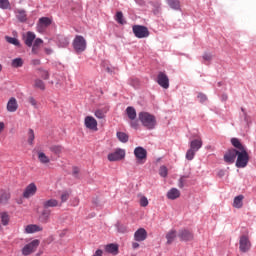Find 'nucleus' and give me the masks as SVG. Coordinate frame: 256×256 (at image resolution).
<instances>
[{"mask_svg":"<svg viewBox=\"0 0 256 256\" xmlns=\"http://www.w3.org/2000/svg\"><path fill=\"white\" fill-rule=\"evenodd\" d=\"M138 119L146 129H153L157 125V119L155 116L148 112H140L138 114Z\"/></svg>","mask_w":256,"mask_h":256,"instance_id":"1","label":"nucleus"},{"mask_svg":"<svg viewBox=\"0 0 256 256\" xmlns=\"http://www.w3.org/2000/svg\"><path fill=\"white\" fill-rule=\"evenodd\" d=\"M237 160H236V167L238 169L245 168L246 165L249 163V153H247V149L238 151L237 154Z\"/></svg>","mask_w":256,"mask_h":256,"instance_id":"2","label":"nucleus"},{"mask_svg":"<svg viewBox=\"0 0 256 256\" xmlns=\"http://www.w3.org/2000/svg\"><path fill=\"white\" fill-rule=\"evenodd\" d=\"M74 51L83 53L87 49V40L83 36L77 35L73 40Z\"/></svg>","mask_w":256,"mask_h":256,"instance_id":"3","label":"nucleus"},{"mask_svg":"<svg viewBox=\"0 0 256 256\" xmlns=\"http://www.w3.org/2000/svg\"><path fill=\"white\" fill-rule=\"evenodd\" d=\"M40 243L41 242L38 239H35L30 243L26 244L22 248V255L24 256L32 255V253H35V251H37V247H39Z\"/></svg>","mask_w":256,"mask_h":256,"instance_id":"4","label":"nucleus"},{"mask_svg":"<svg viewBox=\"0 0 256 256\" xmlns=\"http://www.w3.org/2000/svg\"><path fill=\"white\" fill-rule=\"evenodd\" d=\"M239 250L241 253H247L251 250V240L248 235H242L239 239Z\"/></svg>","mask_w":256,"mask_h":256,"instance_id":"5","label":"nucleus"},{"mask_svg":"<svg viewBox=\"0 0 256 256\" xmlns=\"http://www.w3.org/2000/svg\"><path fill=\"white\" fill-rule=\"evenodd\" d=\"M132 29L135 37L138 39H145V37H149V30L145 26L135 25Z\"/></svg>","mask_w":256,"mask_h":256,"instance_id":"6","label":"nucleus"},{"mask_svg":"<svg viewBox=\"0 0 256 256\" xmlns=\"http://www.w3.org/2000/svg\"><path fill=\"white\" fill-rule=\"evenodd\" d=\"M134 155L141 165L147 161V150L141 146L134 149Z\"/></svg>","mask_w":256,"mask_h":256,"instance_id":"7","label":"nucleus"},{"mask_svg":"<svg viewBox=\"0 0 256 256\" xmlns=\"http://www.w3.org/2000/svg\"><path fill=\"white\" fill-rule=\"evenodd\" d=\"M125 159V150L118 148L114 152L108 154V161L115 162Z\"/></svg>","mask_w":256,"mask_h":256,"instance_id":"8","label":"nucleus"},{"mask_svg":"<svg viewBox=\"0 0 256 256\" xmlns=\"http://www.w3.org/2000/svg\"><path fill=\"white\" fill-rule=\"evenodd\" d=\"M157 83L163 89H169V77L165 72H159L157 76Z\"/></svg>","mask_w":256,"mask_h":256,"instance_id":"9","label":"nucleus"},{"mask_svg":"<svg viewBox=\"0 0 256 256\" xmlns=\"http://www.w3.org/2000/svg\"><path fill=\"white\" fill-rule=\"evenodd\" d=\"M84 125L86 129H90V131H98L97 120L93 118V116H86L84 119Z\"/></svg>","mask_w":256,"mask_h":256,"instance_id":"10","label":"nucleus"},{"mask_svg":"<svg viewBox=\"0 0 256 256\" xmlns=\"http://www.w3.org/2000/svg\"><path fill=\"white\" fill-rule=\"evenodd\" d=\"M37 193V185L35 183H30L23 192L24 199H29Z\"/></svg>","mask_w":256,"mask_h":256,"instance_id":"11","label":"nucleus"},{"mask_svg":"<svg viewBox=\"0 0 256 256\" xmlns=\"http://www.w3.org/2000/svg\"><path fill=\"white\" fill-rule=\"evenodd\" d=\"M238 152L239 151H237V149L228 150L224 155V161L229 164L235 163V159H237Z\"/></svg>","mask_w":256,"mask_h":256,"instance_id":"12","label":"nucleus"},{"mask_svg":"<svg viewBox=\"0 0 256 256\" xmlns=\"http://www.w3.org/2000/svg\"><path fill=\"white\" fill-rule=\"evenodd\" d=\"M147 239V230L145 228H139L134 233V241H137L138 243H141Z\"/></svg>","mask_w":256,"mask_h":256,"instance_id":"13","label":"nucleus"},{"mask_svg":"<svg viewBox=\"0 0 256 256\" xmlns=\"http://www.w3.org/2000/svg\"><path fill=\"white\" fill-rule=\"evenodd\" d=\"M6 109L9 113H15V111L19 109V104L17 103V99L15 97H11L9 99Z\"/></svg>","mask_w":256,"mask_h":256,"instance_id":"14","label":"nucleus"},{"mask_svg":"<svg viewBox=\"0 0 256 256\" xmlns=\"http://www.w3.org/2000/svg\"><path fill=\"white\" fill-rule=\"evenodd\" d=\"M50 219H51V210L44 208L38 217V221H40V223L45 224V223H49Z\"/></svg>","mask_w":256,"mask_h":256,"instance_id":"15","label":"nucleus"},{"mask_svg":"<svg viewBox=\"0 0 256 256\" xmlns=\"http://www.w3.org/2000/svg\"><path fill=\"white\" fill-rule=\"evenodd\" d=\"M35 38V33L31 31H28L25 35H23V40L27 47H33V41H35Z\"/></svg>","mask_w":256,"mask_h":256,"instance_id":"16","label":"nucleus"},{"mask_svg":"<svg viewBox=\"0 0 256 256\" xmlns=\"http://www.w3.org/2000/svg\"><path fill=\"white\" fill-rule=\"evenodd\" d=\"M178 237L180 241H193V233L186 229L180 230Z\"/></svg>","mask_w":256,"mask_h":256,"instance_id":"17","label":"nucleus"},{"mask_svg":"<svg viewBox=\"0 0 256 256\" xmlns=\"http://www.w3.org/2000/svg\"><path fill=\"white\" fill-rule=\"evenodd\" d=\"M42 207H44V209H50L52 207H61V203L58 202L57 199L51 198V199L45 200L42 203Z\"/></svg>","mask_w":256,"mask_h":256,"instance_id":"18","label":"nucleus"},{"mask_svg":"<svg viewBox=\"0 0 256 256\" xmlns=\"http://www.w3.org/2000/svg\"><path fill=\"white\" fill-rule=\"evenodd\" d=\"M167 199H170V201H175V199H179L181 197V191L177 188H171L167 194H166Z\"/></svg>","mask_w":256,"mask_h":256,"instance_id":"19","label":"nucleus"},{"mask_svg":"<svg viewBox=\"0 0 256 256\" xmlns=\"http://www.w3.org/2000/svg\"><path fill=\"white\" fill-rule=\"evenodd\" d=\"M52 21L49 17H42L38 21V31H43L46 27H49L51 25Z\"/></svg>","mask_w":256,"mask_h":256,"instance_id":"20","label":"nucleus"},{"mask_svg":"<svg viewBox=\"0 0 256 256\" xmlns=\"http://www.w3.org/2000/svg\"><path fill=\"white\" fill-rule=\"evenodd\" d=\"M39 231H43V227L37 224H30V225H27L25 228L26 233H39Z\"/></svg>","mask_w":256,"mask_h":256,"instance_id":"21","label":"nucleus"},{"mask_svg":"<svg viewBox=\"0 0 256 256\" xmlns=\"http://www.w3.org/2000/svg\"><path fill=\"white\" fill-rule=\"evenodd\" d=\"M126 115L130 121H135V119H137V111L133 108V106H128L126 108Z\"/></svg>","mask_w":256,"mask_h":256,"instance_id":"22","label":"nucleus"},{"mask_svg":"<svg viewBox=\"0 0 256 256\" xmlns=\"http://www.w3.org/2000/svg\"><path fill=\"white\" fill-rule=\"evenodd\" d=\"M201 147H203V140L201 139H195L190 142V149H192L193 151L197 152L201 149Z\"/></svg>","mask_w":256,"mask_h":256,"instance_id":"23","label":"nucleus"},{"mask_svg":"<svg viewBox=\"0 0 256 256\" xmlns=\"http://www.w3.org/2000/svg\"><path fill=\"white\" fill-rule=\"evenodd\" d=\"M105 252L117 255L119 253V246L117 244H108L105 246Z\"/></svg>","mask_w":256,"mask_h":256,"instance_id":"24","label":"nucleus"},{"mask_svg":"<svg viewBox=\"0 0 256 256\" xmlns=\"http://www.w3.org/2000/svg\"><path fill=\"white\" fill-rule=\"evenodd\" d=\"M243 199H245V197L243 195H238L234 198L233 204L232 206L235 209H241L243 207Z\"/></svg>","mask_w":256,"mask_h":256,"instance_id":"25","label":"nucleus"},{"mask_svg":"<svg viewBox=\"0 0 256 256\" xmlns=\"http://www.w3.org/2000/svg\"><path fill=\"white\" fill-rule=\"evenodd\" d=\"M231 144L235 147L236 151H245L246 149L238 138H232Z\"/></svg>","mask_w":256,"mask_h":256,"instance_id":"26","label":"nucleus"},{"mask_svg":"<svg viewBox=\"0 0 256 256\" xmlns=\"http://www.w3.org/2000/svg\"><path fill=\"white\" fill-rule=\"evenodd\" d=\"M38 161L42 163V165H47L48 163H51V159H49L48 156L45 155L44 152H38Z\"/></svg>","mask_w":256,"mask_h":256,"instance_id":"27","label":"nucleus"},{"mask_svg":"<svg viewBox=\"0 0 256 256\" xmlns=\"http://www.w3.org/2000/svg\"><path fill=\"white\" fill-rule=\"evenodd\" d=\"M175 237H177V231H175V230H170V231L166 234L167 245H171V243H173V241H175Z\"/></svg>","mask_w":256,"mask_h":256,"instance_id":"28","label":"nucleus"},{"mask_svg":"<svg viewBox=\"0 0 256 256\" xmlns=\"http://www.w3.org/2000/svg\"><path fill=\"white\" fill-rule=\"evenodd\" d=\"M167 4L171 9L179 10L181 9V2L179 0H166Z\"/></svg>","mask_w":256,"mask_h":256,"instance_id":"29","label":"nucleus"},{"mask_svg":"<svg viewBox=\"0 0 256 256\" xmlns=\"http://www.w3.org/2000/svg\"><path fill=\"white\" fill-rule=\"evenodd\" d=\"M51 153H54V155H61L63 153V146L61 145H53L50 147Z\"/></svg>","mask_w":256,"mask_h":256,"instance_id":"30","label":"nucleus"},{"mask_svg":"<svg viewBox=\"0 0 256 256\" xmlns=\"http://www.w3.org/2000/svg\"><path fill=\"white\" fill-rule=\"evenodd\" d=\"M94 115L97 119H105V115H107V109H97L94 112Z\"/></svg>","mask_w":256,"mask_h":256,"instance_id":"31","label":"nucleus"},{"mask_svg":"<svg viewBox=\"0 0 256 256\" xmlns=\"http://www.w3.org/2000/svg\"><path fill=\"white\" fill-rule=\"evenodd\" d=\"M11 199V194L9 192L0 193V203L5 204Z\"/></svg>","mask_w":256,"mask_h":256,"instance_id":"32","label":"nucleus"},{"mask_svg":"<svg viewBox=\"0 0 256 256\" xmlns=\"http://www.w3.org/2000/svg\"><path fill=\"white\" fill-rule=\"evenodd\" d=\"M0 217H1V223H2V225H4V226L9 225L10 217H9V214H8L7 212H2V213L0 214Z\"/></svg>","mask_w":256,"mask_h":256,"instance_id":"33","label":"nucleus"},{"mask_svg":"<svg viewBox=\"0 0 256 256\" xmlns=\"http://www.w3.org/2000/svg\"><path fill=\"white\" fill-rule=\"evenodd\" d=\"M117 137L121 143H127L129 141V135L125 132H117Z\"/></svg>","mask_w":256,"mask_h":256,"instance_id":"34","label":"nucleus"},{"mask_svg":"<svg viewBox=\"0 0 256 256\" xmlns=\"http://www.w3.org/2000/svg\"><path fill=\"white\" fill-rule=\"evenodd\" d=\"M34 87H36V89H40L41 91H45V82H43L41 79H36L34 81Z\"/></svg>","mask_w":256,"mask_h":256,"instance_id":"35","label":"nucleus"},{"mask_svg":"<svg viewBox=\"0 0 256 256\" xmlns=\"http://www.w3.org/2000/svg\"><path fill=\"white\" fill-rule=\"evenodd\" d=\"M16 17H17V19H19L22 23H23L24 21H27V14L25 13L24 10H18Z\"/></svg>","mask_w":256,"mask_h":256,"instance_id":"36","label":"nucleus"},{"mask_svg":"<svg viewBox=\"0 0 256 256\" xmlns=\"http://www.w3.org/2000/svg\"><path fill=\"white\" fill-rule=\"evenodd\" d=\"M5 40L7 41V43H10V45H15L16 47H19L21 45L17 38L6 36Z\"/></svg>","mask_w":256,"mask_h":256,"instance_id":"37","label":"nucleus"},{"mask_svg":"<svg viewBox=\"0 0 256 256\" xmlns=\"http://www.w3.org/2000/svg\"><path fill=\"white\" fill-rule=\"evenodd\" d=\"M27 102L34 107V109H39V102L33 96L27 98Z\"/></svg>","mask_w":256,"mask_h":256,"instance_id":"38","label":"nucleus"},{"mask_svg":"<svg viewBox=\"0 0 256 256\" xmlns=\"http://www.w3.org/2000/svg\"><path fill=\"white\" fill-rule=\"evenodd\" d=\"M115 20L119 25H125V19H123V12L119 11L116 13Z\"/></svg>","mask_w":256,"mask_h":256,"instance_id":"39","label":"nucleus"},{"mask_svg":"<svg viewBox=\"0 0 256 256\" xmlns=\"http://www.w3.org/2000/svg\"><path fill=\"white\" fill-rule=\"evenodd\" d=\"M12 67L19 68L23 67V59L22 58H15L12 60Z\"/></svg>","mask_w":256,"mask_h":256,"instance_id":"40","label":"nucleus"},{"mask_svg":"<svg viewBox=\"0 0 256 256\" xmlns=\"http://www.w3.org/2000/svg\"><path fill=\"white\" fill-rule=\"evenodd\" d=\"M38 72L42 79H45L46 81L49 79V71L44 70L43 68H39Z\"/></svg>","mask_w":256,"mask_h":256,"instance_id":"41","label":"nucleus"},{"mask_svg":"<svg viewBox=\"0 0 256 256\" xmlns=\"http://www.w3.org/2000/svg\"><path fill=\"white\" fill-rule=\"evenodd\" d=\"M35 141V132L33 129L28 130V143L30 145H33V142Z\"/></svg>","mask_w":256,"mask_h":256,"instance_id":"42","label":"nucleus"},{"mask_svg":"<svg viewBox=\"0 0 256 256\" xmlns=\"http://www.w3.org/2000/svg\"><path fill=\"white\" fill-rule=\"evenodd\" d=\"M138 197H140V207H147V205H149V200L145 196L140 194Z\"/></svg>","mask_w":256,"mask_h":256,"instance_id":"43","label":"nucleus"},{"mask_svg":"<svg viewBox=\"0 0 256 256\" xmlns=\"http://www.w3.org/2000/svg\"><path fill=\"white\" fill-rule=\"evenodd\" d=\"M195 153H197L195 150L193 149H189L187 152H186V159L188 161H193V158L195 157Z\"/></svg>","mask_w":256,"mask_h":256,"instance_id":"44","label":"nucleus"},{"mask_svg":"<svg viewBox=\"0 0 256 256\" xmlns=\"http://www.w3.org/2000/svg\"><path fill=\"white\" fill-rule=\"evenodd\" d=\"M187 177L188 176H182L178 181V187L180 189H183L185 187V183H187Z\"/></svg>","mask_w":256,"mask_h":256,"instance_id":"45","label":"nucleus"},{"mask_svg":"<svg viewBox=\"0 0 256 256\" xmlns=\"http://www.w3.org/2000/svg\"><path fill=\"white\" fill-rule=\"evenodd\" d=\"M10 6L9 0H0V9H9Z\"/></svg>","mask_w":256,"mask_h":256,"instance_id":"46","label":"nucleus"},{"mask_svg":"<svg viewBox=\"0 0 256 256\" xmlns=\"http://www.w3.org/2000/svg\"><path fill=\"white\" fill-rule=\"evenodd\" d=\"M169 173V170H167V168L165 166H161L159 169V175L160 177H167Z\"/></svg>","mask_w":256,"mask_h":256,"instance_id":"47","label":"nucleus"},{"mask_svg":"<svg viewBox=\"0 0 256 256\" xmlns=\"http://www.w3.org/2000/svg\"><path fill=\"white\" fill-rule=\"evenodd\" d=\"M41 45H43V40L41 38L34 39L33 46H35L39 49V47H41Z\"/></svg>","mask_w":256,"mask_h":256,"instance_id":"48","label":"nucleus"},{"mask_svg":"<svg viewBox=\"0 0 256 256\" xmlns=\"http://www.w3.org/2000/svg\"><path fill=\"white\" fill-rule=\"evenodd\" d=\"M198 99H199L200 103H205V101H207V95H205L203 93H198Z\"/></svg>","mask_w":256,"mask_h":256,"instance_id":"49","label":"nucleus"},{"mask_svg":"<svg viewBox=\"0 0 256 256\" xmlns=\"http://www.w3.org/2000/svg\"><path fill=\"white\" fill-rule=\"evenodd\" d=\"M69 199V193L65 192L61 195V204L67 202Z\"/></svg>","mask_w":256,"mask_h":256,"instance_id":"50","label":"nucleus"},{"mask_svg":"<svg viewBox=\"0 0 256 256\" xmlns=\"http://www.w3.org/2000/svg\"><path fill=\"white\" fill-rule=\"evenodd\" d=\"M203 59H204V61H211L213 59V55H211L209 53H205L203 55Z\"/></svg>","mask_w":256,"mask_h":256,"instance_id":"51","label":"nucleus"},{"mask_svg":"<svg viewBox=\"0 0 256 256\" xmlns=\"http://www.w3.org/2000/svg\"><path fill=\"white\" fill-rule=\"evenodd\" d=\"M72 175H73V177H79V168L74 166L72 168Z\"/></svg>","mask_w":256,"mask_h":256,"instance_id":"52","label":"nucleus"},{"mask_svg":"<svg viewBox=\"0 0 256 256\" xmlns=\"http://www.w3.org/2000/svg\"><path fill=\"white\" fill-rule=\"evenodd\" d=\"M30 64L34 65V66L41 65V60L40 59H32Z\"/></svg>","mask_w":256,"mask_h":256,"instance_id":"53","label":"nucleus"},{"mask_svg":"<svg viewBox=\"0 0 256 256\" xmlns=\"http://www.w3.org/2000/svg\"><path fill=\"white\" fill-rule=\"evenodd\" d=\"M131 127H133V129H137V127H139V123L135 120H132V122L130 123Z\"/></svg>","mask_w":256,"mask_h":256,"instance_id":"54","label":"nucleus"},{"mask_svg":"<svg viewBox=\"0 0 256 256\" xmlns=\"http://www.w3.org/2000/svg\"><path fill=\"white\" fill-rule=\"evenodd\" d=\"M92 256H103V250L101 249L96 250Z\"/></svg>","mask_w":256,"mask_h":256,"instance_id":"55","label":"nucleus"},{"mask_svg":"<svg viewBox=\"0 0 256 256\" xmlns=\"http://www.w3.org/2000/svg\"><path fill=\"white\" fill-rule=\"evenodd\" d=\"M37 53H39V48H37V46H32V54L37 55Z\"/></svg>","mask_w":256,"mask_h":256,"instance_id":"56","label":"nucleus"},{"mask_svg":"<svg viewBox=\"0 0 256 256\" xmlns=\"http://www.w3.org/2000/svg\"><path fill=\"white\" fill-rule=\"evenodd\" d=\"M2 131H5V123L4 122H0V135H1Z\"/></svg>","mask_w":256,"mask_h":256,"instance_id":"57","label":"nucleus"},{"mask_svg":"<svg viewBox=\"0 0 256 256\" xmlns=\"http://www.w3.org/2000/svg\"><path fill=\"white\" fill-rule=\"evenodd\" d=\"M132 249H139V243L138 242H132Z\"/></svg>","mask_w":256,"mask_h":256,"instance_id":"58","label":"nucleus"},{"mask_svg":"<svg viewBox=\"0 0 256 256\" xmlns=\"http://www.w3.org/2000/svg\"><path fill=\"white\" fill-rule=\"evenodd\" d=\"M45 53H47V55H51V53H53V50L45 48Z\"/></svg>","mask_w":256,"mask_h":256,"instance_id":"59","label":"nucleus"},{"mask_svg":"<svg viewBox=\"0 0 256 256\" xmlns=\"http://www.w3.org/2000/svg\"><path fill=\"white\" fill-rule=\"evenodd\" d=\"M223 101H227V95L222 96Z\"/></svg>","mask_w":256,"mask_h":256,"instance_id":"60","label":"nucleus"},{"mask_svg":"<svg viewBox=\"0 0 256 256\" xmlns=\"http://www.w3.org/2000/svg\"><path fill=\"white\" fill-rule=\"evenodd\" d=\"M3 71V66L0 64V73Z\"/></svg>","mask_w":256,"mask_h":256,"instance_id":"61","label":"nucleus"},{"mask_svg":"<svg viewBox=\"0 0 256 256\" xmlns=\"http://www.w3.org/2000/svg\"><path fill=\"white\" fill-rule=\"evenodd\" d=\"M66 45H69V42H66Z\"/></svg>","mask_w":256,"mask_h":256,"instance_id":"62","label":"nucleus"},{"mask_svg":"<svg viewBox=\"0 0 256 256\" xmlns=\"http://www.w3.org/2000/svg\"><path fill=\"white\" fill-rule=\"evenodd\" d=\"M0 229H1V224H0Z\"/></svg>","mask_w":256,"mask_h":256,"instance_id":"63","label":"nucleus"}]
</instances>
